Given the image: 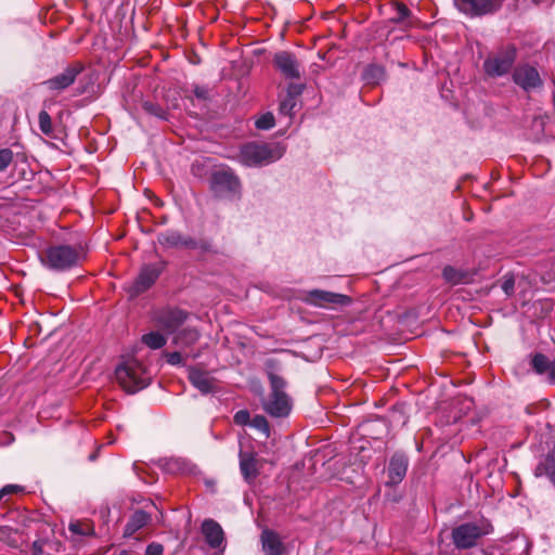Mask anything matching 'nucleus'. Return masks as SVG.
Here are the masks:
<instances>
[{
  "label": "nucleus",
  "mask_w": 555,
  "mask_h": 555,
  "mask_svg": "<svg viewBox=\"0 0 555 555\" xmlns=\"http://www.w3.org/2000/svg\"><path fill=\"white\" fill-rule=\"evenodd\" d=\"M513 80L527 92L541 85V78L538 70L529 65L516 67L513 74Z\"/></svg>",
  "instance_id": "nucleus-13"
},
{
  "label": "nucleus",
  "mask_w": 555,
  "mask_h": 555,
  "mask_svg": "<svg viewBox=\"0 0 555 555\" xmlns=\"http://www.w3.org/2000/svg\"><path fill=\"white\" fill-rule=\"evenodd\" d=\"M505 0H453L454 8L469 18L496 13Z\"/></svg>",
  "instance_id": "nucleus-7"
},
{
  "label": "nucleus",
  "mask_w": 555,
  "mask_h": 555,
  "mask_svg": "<svg viewBox=\"0 0 555 555\" xmlns=\"http://www.w3.org/2000/svg\"><path fill=\"white\" fill-rule=\"evenodd\" d=\"M44 541L36 540L31 545L33 555H43Z\"/></svg>",
  "instance_id": "nucleus-42"
},
{
  "label": "nucleus",
  "mask_w": 555,
  "mask_h": 555,
  "mask_svg": "<svg viewBox=\"0 0 555 555\" xmlns=\"http://www.w3.org/2000/svg\"><path fill=\"white\" fill-rule=\"evenodd\" d=\"M304 90L302 83L291 82L287 87L286 95L297 98Z\"/></svg>",
  "instance_id": "nucleus-36"
},
{
  "label": "nucleus",
  "mask_w": 555,
  "mask_h": 555,
  "mask_svg": "<svg viewBox=\"0 0 555 555\" xmlns=\"http://www.w3.org/2000/svg\"><path fill=\"white\" fill-rule=\"evenodd\" d=\"M23 491V487L17 485H7L0 490V501L3 500L5 495L15 494Z\"/></svg>",
  "instance_id": "nucleus-35"
},
{
  "label": "nucleus",
  "mask_w": 555,
  "mask_h": 555,
  "mask_svg": "<svg viewBox=\"0 0 555 555\" xmlns=\"http://www.w3.org/2000/svg\"><path fill=\"white\" fill-rule=\"evenodd\" d=\"M240 468L242 475L247 481L255 479L258 475L257 461L255 455L253 453H241Z\"/></svg>",
  "instance_id": "nucleus-23"
},
{
  "label": "nucleus",
  "mask_w": 555,
  "mask_h": 555,
  "mask_svg": "<svg viewBox=\"0 0 555 555\" xmlns=\"http://www.w3.org/2000/svg\"><path fill=\"white\" fill-rule=\"evenodd\" d=\"M199 332L194 327H184L177 332L172 338V344L180 348L193 346L199 339Z\"/></svg>",
  "instance_id": "nucleus-21"
},
{
  "label": "nucleus",
  "mask_w": 555,
  "mask_h": 555,
  "mask_svg": "<svg viewBox=\"0 0 555 555\" xmlns=\"http://www.w3.org/2000/svg\"><path fill=\"white\" fill-rule=\"evenodd\" d=\"M372 69L382 73V69L379 67H373Z\"/></svg>",
  "instance_id": "nucleus-45"
},
{
  "label": "nucleus",
  "mask_w": 555,
  "mask_h": 555,
  "mask_svg": "<svg viewBox=\"0 0 555 555\" xmlns=\"http://www.w3.org/2000/svg\"><path fill=\"white\" fill-rule=\"evenodd\" d=\"M442 276L447 282L452 284H457L462 280V274L451 266L444 267Z\"/></svg>",
  "instance_id": "nucleus-30"
},
{
  "label": "nucleus",
  "mask_w": 555,
  "mask_h": 555,
  "mask_svg": "<svg viewBox=\"0 0 555 555\" xmlns=\"http://www.w3.org/2000/svg\"><path fill=\"white\" fill-rule=\"evenodd\" d=\"M12 529L5 526L0 527V540H4L10 533Z\"/></svg>",
  "instance_id": "nucleus-44"
},
{
  "label": "nucleus",
  "mask_w": 555,
  "mask_h": 555,
  "mask_svg": "<svg viewBox=\"0 0 555 555\" xmlns=\"http://www.w3.org/2000/svg\"><path fill=\"white\" fill-rule=\"evenodd\" d=\"M68 529L73 534L77 535H92L94 533L93 526L89 521H72Z\"/></svg>",
  "instance_id": "nucleus-26"
},
{
  "label": "nucleus",
  "mask_w": 555,
  "mask_h": 555,
  "mask_svg": "<svg viewBox=\"0 0 555 555\" xmlns=\"http://www.w3.org/2000/svg\"><path fill=\"white\" fill-rule=\"evenodd\" d=\"M191 384L202 393H208L214 389V378L208 373L197 369H191L189 373Z\"/></svg>",
  "instance_id": "nucleus-20"
},
{
  "label": "nucleus",
  "mask_w": 555,
  "mask_h": 555,
  "mask_svg": "<svg viewBox=\"0 0 555 555\" xmlns=\"http://www.w3.org/2000/svg\"><path fill=\"white\" fill-rule=\"evenodd\" d=\"M348 298L344 295L327 292V291H321V289H313L310 291L307 294L306 300L309 304L324 307L327 304H335V305H341L344 304Z\"/></svg>",
  "instance_id": "nucleus-16"
},
{
  "label": "nucleus",
  "mask_w": 555,
  "mask_h": 555,
  "mask_svg": "<svg viewBox=\"0 0 555 555\" xmlns=\"http://www.w3.org/2000/svg\"><path fill=\"white\" fill-rule=\"evenodd\" d=\"M163 545L158 544V543H151L150 545H147L146 547V555H162L163 554Z\"/></svg>",
  "instance_id": "nucleus-40"
},
{
  "label": "nucleus",
  "mask_w": 555,
  "mask_h": 555,
  "mask_svg": "<svg viewBox=\"0 0 555 555\" xmlns=\"http://www.w3.org/2000/svg\"><path fill=\"white\" fill-rule=\"evenodd\" d=\"M82 258L83 251L80 247L60 244L47 248L41 260L52 270L64 271L77 266Z\"/></svg>",
  "instance_id": "nucleus-3"
},
{
  "label": "nucleus",
  "mask_w": 555,
  "mask_h": 555,
  "mask_svg": "<svg viewBox=\"0 0 555 555\" xmlns=\"http://www.w3.org/2000/svg\"><path fill=\"white\" fill-rule=\"evenodd\" d=\"M234 422L237 425H247L250 423V415L247 410H240L234 415Z\"/></svg>",
  "instance_id": "nucleus-34"
},
{
  "label": "nucleus",
  "mask_w": 555,
  "mask_h": 555,
  "mask_svg": "<svg viewBox=\"0 0 555 555\" xmlns=\"http://www.w3.org/2000/svg\"><path fill=\"white\" fill-rule=\"evenodd\" d=\"M188 318L189 313L186 311L180 308L167 307L155 312L154 322L166 334H176Z\"/></svg>",
  "instance_id": "nucleus-8"
},
{
  "label": "nucleus",
  "mask_w": 555,
  "mask_h": 555,
  "mask_svg": "<svg viewBox=\"0 0 555 555\" xmlns=\"http://www.w3.org/2000/svg\"><path fill=\"white\" fill-rule=\"evenodd\" d=\"M164 267L163 262L144 266L132 285L133 293L140 294L149 289L158 279Z\"/></svg>",
  "instance_id": "nucleus-12"
},
{
  "label": "nucleus",
  "mask_w": 555,
  "mask_h": 555,
  "mask_svg": "<svg viewBox=\"0 0 555 555\" xmlns=\"http://www.w3.org/2000/svg\"><path fill=\"white\" fill-rule=\"evenodd\" d=\"M149 520L150 516L147 513L143 511L134 512L126 526V532L128 534L135 532L137 530L144 527L149 522Z\"/></svg>",
  "instance_id": "nucleus-24"
},
{
  "label": "nucleus",
  "mask_w": 555,
  "mask_h": 555,
  "mask_svg": "<svg viewBox=\"0 0 555 555\" xmlns=\"http://www.w3.org/2000/svg\"><path fill=\"white\" fill-rule=\"evenodd\" d=\"M531 365L538 374L547 373L548 382L555 384V359L550 361L543 353H537L531 360Z\"/></svg>",
  "instance_id": "nucleus-19"
},
{
  "label": "nucleus",
  "mask_w": 555,
  "mask_h": 555,
  "mask_svg": "<svg viewBox=\"0 0 555 555\" xmlns=\"http://www.w3.org/2000/svg\"><path fill=\"white\" fill-rule=\"evenodd\" d=\"M142 343L149 348L156 350L166 345L167 338L162 333L153 331L142 336Z\"/></svg>",
  "instance_id": "nucleus-25"
},
{
  "label": "nucleus",
  "mask_w": 555,
  "mask_h": 555,
  "mask_svg": "<svg viewBox=\"0 0 555 555\" xmlns=\"http://www.w3.org/2000/svg\"><path fill=\"white\" fill-rule=\"evenodd\" d=\"M82 69L83 66L80 63L70 64L59 75L46 80L43 85L51 91L61 92L75 82Z\"/></svg>",
  "instance_id": "nucleus-10"
},
{
  "label": "nucleus",
  "mask_w": 555,
  "mask_h": 555,
  "mask_svg": "<svg viewBox=\"0 0 555 555\" xmlns=\"http://www.w3.org/2000/svg\"><path fill=\"white\" fill-rule=\"evenodd\" d=\"M249 425L264 435L266 438L270 435V427L267 418L262 415H256L250 420Z\"/></svg>",
  "instance_id": "nucleus-28"
},
{
  "label": "nucleus",
  "mask_w": 555,
  "mask_h": 555,
  "mask_svg": "<svg viewBox=\"0 0 555 555\" xmlns=\"http://www.w3.org/2000/svg\"><path fill=\"white\" fill-rule=\"evenodd\" d=\"M256 128L261 130L271 129L274 126V116L272 113L261 115L255 122Z\"/></svg>",
  "instance_id": "nucleus-31"
},
{
  "label": "nucleus",
  "mask_w": 555,
  "mask_h": 555,
  "mask_svg": "<svg viewBox=\"0 0 555 555\" xmlns=\"http://www.w3.org/2000/svg\"><path fill=\"white\" fill-rule=\"evenodd\" d=\"M266 374L270 384V392L262 400V409L271 417H287L293 409V400L285 392L287 382L280 374L281 363L276 359H268L264 363Z\"/></svg>",
  "instance_id": "nucleus-1"
},
{
  "label": "nucleus",
  "mask_w": 555,
  "mask_h": 555,
  "mask_svg": "<svg viewBox=\"0 0 555 555\" xmlns=\"http://www.w3.org/2000/svg\"><path fill=\"white\" fill-rule=\"evenodd\" d=\"M409 466L408 457L404 454H393L388 465V480L386 486L392 487L400 483L405 477Z\"/></svg>",
  "instance_id": "nucleus-14"
},
{
  "label": "nucleus",
  "mask_w": 555,
  "mask_h": 555,
  "mask_svg": "<svg viewBox=\"0 0 555 555\" xmlns=\"http://www.w3.org/2000/svg\"><path fill=\"white\" fill-rule=\"evenodd\" d=\"M194 93L198 99H203V100L207 99V96H208V90L205 88H202V87H196L194 89Z\"/></svg>",
  "instance_id": "nucleus-43"
},
{
  "label": "nucleus",
  "mask_w": 555,
  "mask_h": 555,
  "mask_svg": "<svg viewBox=\"0 0 555 555\" xmlns=\"http://www.w3.org/2000/svg\"><path fill=\"white\" fill-rule=\"evenodd\" d=\"M537 477L545 476L555 486V451L544 456L534 469Z\"/></svg>",
  "instance_id": "nucleus-22"
},
{
  "label": "nucleus",
  "mask_w": 555,
  "mask_h": 555,
  "mask_svg": "<svg viewBox=\"0 0 555 555\" xmlns=\"http://www.w3.org/2000/svg\"><path fill=\"white\" fill-rule=\"evenodd\" d=\"M157 240L160 245L176 248H195V238L184 236L175 230H168L158 234Z\"/></svg>",
  "instance_id": "nucleus-15"
},
{
  "label": "nucleus",
  "mask_w": 555,
  "mask_h": 555,
  "mask_svg": "<svg viewBox=\"0 0 555 555\" xmlns=\"http://www.w3.org/2000/svg\"><path fill=\"white\" fill-rule=\"evenodd\" d=\"M260 540L264 555H283L285 553V546L275 531L263 530Z\"/></svg>",
  "instance_id": "nucleus-17"
},
{
  "label": "nucleus",
  "mask_w": 555,
  "mask_h": 555,
  "mask_svg": "<svg viewBox=\"0 0 555 555\" xmlns=\"http://www.w3.org/2000/svg\"><path fill=\"white\" fill-rule=\"evenodd\" d=\"M515 281L513 278H506L502 283V289L506 295H511L514 292Z\"/></svg>",
  "instance_id": "nucleus-39"
},
{
  "label": "nucleus",
  "mask_w": 555,
  "mask_h": 555,
  "mask_svg": "<svg viewBox=\"0 0 555 555\" xmlns=\"http://www.w3.org/2000/svg\"><path fill=\"white\" fill-rule=\"evenodd\" d=\"M38 119H39L40 130L44 134H51L53 127H52V119H51L50 115L48 114V112L40 111Z\"/></svg>",
  "instance_id": "nucleus-29"
},
{
  "label": "nucleus",
  "mask_w": 555,
  "mask_h": 555,
  "mask_svg": "<svg viewBox=\"0 0 555 555\" xmlns=\"http://www.w3.org/2000/svg\"><path fill=\"white\" fill-rule=\"evenodd\" d=\"M393 9L396 10V15L391 17V22L393 23H403L411 15V11L408 9V7L401 2L395 1Z\"/></svg>",
  "instance_id": "nucleus-27"
},
{
  "label": "nucleus",
  "mask_w": 555,
  "mask_h": 555,
  "mask_svg": "<svg viewBox=\"0 0 555 555\" xmlns=\"http://www.w3.org/2000/svg\"><path fill=\"white\" fill-rule=\"evenodd\" d=\"M516 59V50L513 47L507 48L500 54L488 57L483 67L489 76H503L509 72Z\"/></svg>",
  "instance_id": "nucleus-9"
},
{
  "label": "nucleus",
  "mask_w": 555,
  "mask_h": 555,
  "mask_svg": "<svg viewBox=\"0 0 555 555\" xmlns=\"http://www.w3.org/2000/svg\"><path fill=\"white\" fill-rule=\"evenodd\" d=\"M282 155L283 151L279 146L250 142L242 146L240 160L249 167L266 166L280 159Z\"/></svg>",
  "instance_id": "nucleus-5"
},
{
  "label": "nucleus",
  "mask_w": 555,
  "mask_h": 555,
  "mask_svg": "<svg viewBox=\"0 0 555 555\" xmlns=\"http://www.w3.org/2000/svg\"><path fill=\"white\" fill-rule=\"evenodd\" d=\"M118 384L129 393H134L150 384V375L138 360H129L115 371Z\"/></svg>",
  "instance_id": "nucleus-4"
},
{
  "label": "nucleus",
  "mask_w": 555,
  "mask_h": 555,
  "mask_svg": "<svg viewBox=\"0 0 555 555\" xmlns=\"http://www.w3.org/2000/svg\"><path fill=\"white\" fill-rule=\"evenodd\" d=\"M167 362L171 365H180L183 363V358L179 351L166 352Z\"/></svg>",
  "instance_id": "nucleus-38"
},
{
  "label": "nucleus",
  "mask_w": 555,
  "mask_h": 555,
  "mask_svg": "<svg viewBox=\"0 0 555 555\" xmlns=\"http://www.w3.org/2000/svg\"><path fill=\"white\" fill-rule=\"evenodd\" d=\"M493 531L492 525L485 518L461 524L452 529L451 539L457 550L475 547L478 541Z\"/></svg>",
  "instance_id": "nucleus-2"
},
{
  "label": "nucleus",
  "mask_w": 555,
  "mask_h": 555,
  "mask_svg": "<svg viewBox=\"0 0 555 555\" xmlns=\"http://www.w3.org/2000/svg\"><path fill=\"white\" fill-rule=\"evenodd\" d=\"M483 555H492V554H490V553H485Z\"/></svg>",
  "instance_id": "nucleus-46"
},
{
  "label": "nucleus",
  "mask_w": 555,
  "mask_h": 555,
  "mask_svg": "<svg viewBox=\"0 0 555 555\" xmlns=\"http://www.w3.org/2000/svg\"><path fill=\"white\" fill-rule=\"evenodd\" d=\"M295 106L296 99L293 96L285 95V98L280 103L279 111L283 115L291 116Z\"/></svg>",
  "instance_id": "nucleus-32"
},
{
  "label": "nucleus",
  "mask_w": 555,
  "mask_h": 555,
  "mask_svg": "<svg viewBox=\"0 0 555 555\" xmlns=\"http://www.w3.org/2000/svg\"><path fill=\"white\" fill-rule=\"evenodd\" d=\"M13 159V152L10 149L0 150V171L8 168Z\"/></svg>",
  "instance_id": "nucleus-33"
},
{
  "label": "nucleus",
  "mask_w": 555,
  "mask_h": 555,
  "mask_svg": "<svg viewBox=\"0 0 555 555\" xmlns=\"http://www.w3.org/2000/svg\"><path fill=\"white\" fill-rule=\"evenodd\" d=\"M202 532L210 547L217 548L222 544L223 530L217 521L206 519L202 525Z\"/></svg>",
  "instance_id": "nucleus-18"
},
{
  "label": "nucleus",
  "mask_w": 555,
  "mask_h": 555,
  "mask_svg": "<svg viewBox=\"0 0 555 555\" xmlns=\"http://www.w3.org/2000/svg\"><path fill=\"white\" fill-rule=\"evenodd\" d=\"M143 108H144L147 113H150V114L156 115V116H158V117H160V118H165V113H164V111H163L160 107L156 106L155 104H153V103H151V102H145V103L143 104Z\"/></svg>",
  "instance_id": "nucleus-37"
},
{
  "label": "nucleus",
  "mask_w": 555,
  "mask_h": 555,
  "mask_svg": "<svg viewBox=\"0 0 555 555\" xmlns=\"http://www.w3.org/2000/svg\"><path fill=\"white\" fill-rule=\"evenodd\" d=\"M273 64L287 79H299L301 76L300 64L291 52L280 51L275 53Z\"/></svg>",
  "instance_id": "nucleus-11"
},
{
  "label": "nucleus",
  "mask_w": 555,
  "mask_h": 555,
  "mask_svg": "<svg viewBox=\"0 0 555 555\" xmlns=\"http://www.w3.org/2000/svg\"><path fill=\"white\" fill-rule=\"evenodd\" d=\"M195 244H196V246H195L194 249H201L204 253H211L212 251V246L207 241H196L195 240Z\"/></svg>",
  "instance_id": "nucleus-41"
},
{
  "label": "nucleus",
  "mask_w": 555,
  "mask_h": 555,
  "mask_svg": "<svg viewBox=\"0 0 555 555\" xmlns=\"http://www.w3.org/2000/svg\"><path fill=\"white\" fill-rule=\"evenodd\" d=\"M210 190L217 197H232L240 193L241 182L230 168H219L211 173Z\"/></svg>",
  "instance_id": "nucleus-6"
}]
</instances>
